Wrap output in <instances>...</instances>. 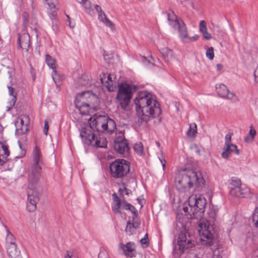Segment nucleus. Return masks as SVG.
<instances>
[{"mask_svg":"<svg viewBox=\"0 0 258 258\" xmlns=\"http://www.w3.org/2000/svg\"><path fill=\"white\" fill-rule=\"evenodd\" d=\"M177 245L181 254L185 249L192 247L194 243L189 235L187 236L186 233L181 232L178 235Z\"/></svg>","mask_w":258,"mask_h":258,"instance_id":"obj_12","label":"nucleus"},{"mask_svg":"<svg viewBox=\"0 0 258 258\" xmlns=\"http://www.w3.org/2000/svg\"><path fill=\"white\" fill-rule=\"evenodd\" d=\"M254 76L255 82L258 84V67L255 69L254 72Z\"/></svg>","mask_w":258,"mask_h":258,"instance_id":"obj_55","label":"nucleus"},{"mask_svg":"<svg viewBox=\"0 0 258 258\" xmlns=\"http://www.w3.org/2000/svg\"><path fill=\"white\" fill-rule=\"evenodd\" d=\"M252 222L254 226L258 228V207H256L253 211Z\"/></svg>","mask_w":258,"mask_h":258,"instance_id":"obj_31","label":"nucleus"},{"mask_svg":"<svg viewBox=\"0 0 258 258\" xmlns=\"http://www.w3.org/2000/svg\"><path fill=\"white\" fill-rule=\"evenodd\" d=\"M49 17L52 21V28L54 31H56L58 28L59 22L56 18L57 12H49Z\"/></svg>","mask_w":258,"mask_h":258,"instance_id":"obj_20","label":"nucleus"},{"mask_svg":"<svg viewBox=\"0 0 258 258\" xmlns=\"http://www.w3.org/2000/svg\"><path fill=\"white\" fill-rule=\"evenodd\" d=\"M253 140V139L251 138L250 136H247L244 138V141L245 142H251Z\"/></svg>","mask_w":258,"mask_h":258,"instance_id":"obj_62","label":"nucleus"},{"mask_svg":"<svg viewBox=\"0 0 258 258\" xmlns=\"http://www.w3.org/2000/svg\"><path fill=\"white\" fill-rule=\"evenodd\" d=\"M7 251L11 258L21 257V251L18 249L16 244L7 246Z\"/></svg>","mask_w":258,"mask_h":258,"instance_id":"obj_18","label":"nucleus"},{"mask_svg":"<svg viewBox=\"0 0 258 258\" xmlns=\"http://www.w3.org/2000/svg\"><path fill=\"white\" fill-rule=\"evenodd\" d=\"M231 153H234L236 155H239L240 151L239 149H238L236 145H235L233 144H231Z\"/></svg>","mask_w":258,"mask_h":258,"instance_id":"obj_41","label":"nucleus"},{"mask_svg":"<svg viewBox=\"0 0 258 258\" xmlns=\"http://www.w3.org/2000/svg\"><path fill=\"white\" fill-rule=\"evenodd\" d=\"M140 242L143 247H147L149 245V241L146 238H143L141 239Z\"/></svg>","mask_w":258,"mask_h":258,"instance_id":"obj_43","label":"nucleus"},{"mask_svg":"<svg viewBox=\"0 0 258 258\" xmlns=\"http://www.w3.org/2000/svg\"><path fill=\"white\" fill-rule=\"evenodd\" d=\"M17 97L14 96V97L8 102L9 105L7 107V111H9L15 105L16 102Z\"/></svg>","mask_w":258,"mask_h":258,"instance_id":"obj_37","label":"nucleus"},{"mask_svg":"<svg viewBox=\"0 0 258 258\" xmlns=\"http://www.w3.org/2000/svg\"><path fill=\"white\" fill-rule=\"evenodd\" d=\"M249 135L252 139H254L256 135V131L254 129L252 128V126L251 127V129L249 131Z\"/></svg>","mask_w":258,"mask_h":258,"instance_id":"obj_52","label":"nucleus"},{"mask_svg":"<svg viewBox=\"0 0 258 258\" xmlns=\"http://www.w3.org/2000/svg\"><path fill=\"white\" fill-rule=\"evenodd\" d=\"M48 128H49V127H48V122L47 121L45 120V122H44V130H43V132L45 135H47Z\"/></svg>","mask_w":258,"mask_h":258,"instance_id":"obj_54","label":"nucleus"},{"mask_svg":"<svg viewBox=\"0 0 258 258\" xmlns=\"http://www.w3.org/2000/svg\"><path fill=\"white\" fill-rule=\"evenodd\" d=\"M8 160V159H6L4 157L0 156V166L3 165Z\"/></svg>","mask_w":258,"mask_h":258,"instance_id":"obj_58","label":"nucleus"},{"mask_svg":"<svg viewBox=\"0 0 258 258\" xmlns=\"http://www.w3.org/2000/svg\"><path fill=\"white\" fill-rule=\"evenodd\" d=\"M18 48H21L25 49L26 52L28 51V48L30 45V37L28 33H23L18 34Z\"/></svg>","mask_w":258,"mask_h":258,"instance_id":"obj_15","label":"nucleus"},{"mask_svg":"<svg viewBox=\"0 0 258 258\" xmlns=\"http://www.w3.org/2000/svg\"><path fill=\"white\" fill-rule=\"evenodd\" d=\"M188 205L192 213L191 219H201L205 211L207 205L206 200L202 195L198 197H190L189 199Z\"/></svg>","mask_w":258,"mask_h":258,"instance_id":"obj_5","label":"nucleus"},{"mask_svg":"<svg viewBox=\"0 0 258 258\" xmlns=\"http://www.w3.org/2000/svg\"><path fill=\"white\" fill-rule=\"evenodd\" d=\"M136 229H137V228H134V226L130 221L127 222L125 231L127 235H131L133 234Z\"/></svg>","mask_w":258,"mask_h":258,"instance_id":"obj_30","label":"nucleus"},{"mask_svg":"<svg viewBox=\"0 0 258 258\" xmlns=\"http://www.w3.org/2000/svg\"><path fill=\"white\" fill-rule=\"evenodd\" d=\"M231 144H225L224 150L221 154L222 157L224 159H228L231 153Z\"/></svg>","mask_w":258,"mask_h":258,"instance_id":"obj_29","label":"nucleus"},{"mask_svg":"<svg viewBox=\"0 0 258 258\" xmlns=\"http://www.w3.org/2000/svg\"><path fill=\"white\" fill-rule=\"evenodd\" d=\"M123 190H124L125 191V194L127 196H129L130 194H132V191L129 189H127V188L126 187H124V189H122L121 188H120L119 189V192H122Z\"/></svg>","mask_w":258,"mask_h":258,"instance_id":"obj_56","label":"nucleus"},{"mask_svg":"<svg viewBox=\"0 0 258 258\" xmlns=\"http://www.w3.org/2000/svg\"><path fill=\"white\" fill-rule=\"evenodd\" d=\"M112 198H113V200L114 202H116V203L118 202V200H121L117 196V195L115 194V193H114L113 195H112Z\"/></svg>","mask_w":258,"mask_h":258,"instance_id":"obj_59","label":"nucleus"},{"mask_svg":"<svg viewBox=\"0 0 258 258\" xmlns=\"http://www.w3.org/2000/svg\"><path fill=\"white\" fill-rule=\"evenodd\" d=\"M80 137L83 142L88 145H92L97 148H106L107 147V141L104 137H98L91 130L86 128H83L80 132Z\"/></svg>","mask_w":258,"mask_h":258,"instance_id":"obj_6","label":"nucleus"},{"mask_svg":"<svg viewBox=\"0 0 258 258\" xmlns=\"http://www.w3.org/2000/svg\"><path fill=\"white\" fill-rule=\"evenodd\" d=\"M199 35L197 34L195 35L192 37H189L188 39L190 42H192L197 40L199 39Z\"/></svg>","mask_w":258,"mask_h":258,"instance_id":"obj_57","label":"nucleus"},{"mask_svg":"<svg viewBox=\"0 0 258 258\" xmlns=\"http://www.w3.org/2000/svg\"><path fill=\"white\" fill-rule=\"evenodd\" d=\"M98 19L110 28L112 29L113 28L114 25L113 23L107 18L104 12L98 15Z\"/></svg>","mask_w":258,"mask_h":258,"instance_id":"obj_22","label":"nucleus"},{"mask_svg":"<svg viewBox=\"0 0 258 258\" xmlns=\"http://www.w3.org/2000/svg\"><path fill=\"white\" fill-rule=\"evenodd\" d=\"M121 201L118 200V202L116 203L113 206H112V210L115 213H120V209L121 208Z\"/></svg>","mask_w":258,"mask_h":258,"instance_id":"obj_34","label":"nucleus"},{"mask_svg":"<svg viewBox=\"0 0 258 258\" xmlns=\"http://www.w3.org/2000/svg\"><path fill=\"white\" fill-rule=\"evenodd\" d=\"M216 89L218 96L221 98L231 100L235 96L234 93L229 91L227 86L224 84L216 85Z\"/></svg>","mask_w":258,"mask_h":258,"instance_id":"obj_14","label":"nucleus"},{"mask_svg":"<svg viewBox=\"0 0 258 258\" xmlns=\"http://www.w3.org/2000/svg\"><path fill=\"white\" fill-rule=\"evenodd\" d=\"M132 97V87L127 83H121L118 86L116 99L119 102L121 108L127 110Z\"/></svg>","mask_w":258,"mask_h":258,"instance_id":"obj_7","label":"nucleus"},{"mask_svg":"<svg viewBox=\"0 0 258 258\" xmlns=\"http://www.w3.org/2000/svg\"><path fill=\"white\" fill-rule=\"evenodd\" d=\"M176 189L180 192H186L195 185L199 190L205 185V180L201 173L192 170H184L179 172L175 178Z\"/></svg>","mask_w":258,"mask_h":258,"instance_id":"obj_3","label":"nucleus"},{"mask_svg":"<svg viewBox=\"0 0 258 258\" xmlns=\"http://www.w3.org/2000/svg\"><path fill=\"white\" fill-rule=\"evenodd\" d=\"M45 5L47 6V9L49 10L50 12L55 11L56 12L57 8L56 5L57 4V0H43Z\"/></svg>","mask_w":258,"mask_h":258,"instance_id":"obj_21","label":"nucleus"},{"mask_svg":"<svg viewBox=\"0 0 258 258\" xmlns=\"http://www.w3.org/2000/svg\"><path fill=\"white\" fill-rule=\"evenodd\" d=\"M225 144H231V134H227L225 136Z\"/></svg>","mask_w":258,"mask_h":258,"instance_id":"obj_51","label":"nucleus"},{"mask_svg":"<svg viewBox=\"0 0 258 258\" xmlns=\"http://www.w3.org/2000/svg\"><path fill=\"white\" fill-rule=\"evenodd\" d=\"M99 101L96 95L91 91H87L78 94L75 103L81 114L87 115L90 108H94L98 104Z\"/></svg>","mask_w":258,"mask_h":258,"instance_id":"obj_4","label":"nucleus"},{"mask_svg":"<svg viewBox=\"0 0 258 258\" xmlns=\"http://www.w3.org/2000/svg\"><path fill=\"white\" fill-rule=\"evenodd\" d=\"M130 207H131V204L128 203L126 201H121V208L126 210H128L130 209Z\"/></svg>","mask_w":258,"mask_h":258,"instance_id":"obj_42","label":"nucleus"},{"mask_svg":"<svg viewBox=\"0 0 258 258\" xmlns=\"http://www.w3.org/2000/svg\"><path fill=\"white\" fill-rule=\"evenodd\" d=\"M135 151L139 155H142L143 153V147L141 142L135 144L134 146Z\"/></svg>","mask_w":258,"mask_h":258,"instance_id":"obj_32","label":"nucleus"},{"mask_svg":"<svg viewBox=\"0 0 258 258\" xmlns=\"http://www.w3.org/2000/svg\"><path fill=\"white\" fill-rule=\"evenodd\" d=\"M94 7L96 11L98 13V15L103 13V12H104L100 6L96 5Z\"/></svg>","mask_w":258,"mask_h":258,"instance_id":"obj_53","label":"nucleus"},{"mask_svg":"<svg viewBox=\"0 0 258 258\" xmlns=\"http://www.w3.org/2000/svg\"><path fill=\"white\" fill-rule=\"evenodd\" d=\"M216 67L218 71L222 70L223 68V66L220 63L217 64Z\"/></svg>","mask_w":258,"mask_h":258,"instance_id":"obj_64","label":"nucleus"},{"mask_svg":"<svg viewBox=\"0 0 258 258\" xmlns=\"http://www.w3.org/2000/svg\"><path fill=\"white\" fill-rule=\"evenodd\" d=\"M202 33L205 39L210 40L212 38L211 35L208 32L207 30Z\"/></svg>","mask_w":258,"mask_h":258,"instance_id":"obj_47","label":"nucleus"},{"mask_svg":"<svg viewBox=\"0 0 258 258\" xmlns=\"http://www.w3.org/2000/svg\"><path fill=\"white\" fill-rule=\"evenodd\" d=\"M128 210H130L131 211V212L134 214V216H138V211L135 208V207L132 205L131 204V207H130V209Z\"/></svg>","mask_w":258,"mask_h":258,"instance_id":"obj_49","label":"nucleus"},{"mask_svg":"<svg viewBox=\"0 0 258 258\" xmlns=\"http://www.w3.org/2000/svg\"><path fill=\"white\" fill-rule=\"evenodd\" d=\"M218 210L216 209L212 210L211 212L209 213L210 217L213 220H215V218L217 216V213Z\"/></svg>","mask_w":258,"mask_h":258,"instance_id":"obj_45","label":"nucleus"},{"mask_svg":"<svg viewBox=\"0 0 258 258\" xmlns=\"http://www.w3.org/2000/svg\"><path fill=\"white\" fill-rule=\"evenodd\" d=\"M167 16L168 20L171 22V25H172L173 26L175 27L176 26L175 22L179 21V20L177 19L176 16L175 15L174 13L172 11L169 13H165Z\"/></svg>","mask_w":258,"mask_h":258,"instance_id":"obj_27","label":"nucleus"},{"mask_svg":"<svg viewBox=\"0 0 258 258\" xmlns=\"http://www.w3.org/2000/svg\"><path fill=\"white\" fill-rule=\"evenodd\" d=\"M45 60L47 64L49 66V67L53 70V72L54 73H56V71L55 70L56 64L55 63V60L53 58H52V57L50 55L48 54L46 55Z\"/></svg>","mask_w":258,"mask_h":258,"instance_id":"obj_25","label":"nucleus"},{"mask_svg":"<svg viewBox=\"0 0 258 258\" xmlns=\"http://www.w3.org/2000/svg\"><path fill=\"white\" fill-rule=\"evenodd\" d=\"M18 143H19V146L20 149L22 150L21 155V156H17L15 157V158H20L23 157L25 155L26 151L22 149V145L21 144V143L19 141H18Z\"/></svg>","mask_w":258,"mask_h":258,"instance_id":"obj_48","label":"nucleus"},{"mask_svg":"<svg viewBox=\"0 0 258 258\" xmlns=\"http://www.w3.org/2000/svg\"><path fill=\"white\" fill-rule=\"evenodd\" d=\"M10 155V152L8 149V146L2 143H0V156L4 157L8 159Z\"/></svg>","mask_w":258,"mask_h":258,"instance_id":"obj_24","label":"nucleus"},{"mask_svg":"<svg viewBox=\"0 0 258 258\" xmlns=\"http://www.w3.org/2000/svg\"><path fill=\"white\" fill-rule=\"evenodd\" d=\"M88 123L90 127L93 131H97V132H99V126H101L104 131H107L108 124L112 125L113 127L115 125V122L112 119L102 116H99L97 118L91 117L88 121Z\"/></svg>","mask_w":258,"mask_h":258,"instance_id":"obj_10","label":"nucleus"},{"mask_svg":"<svg viewBox=\"0 0 258 258\" xmlns=\"http://www.w3.org/2000/svg\"><path fill=\"white\" fill-rule=\"evenodd\" d=\"M206 56L210 59L213 60L214 57V48L212 47L208 48L206 51Z\"/></svg>","mask_w":258,"mask_h":258,"instance_id":"obj_36","label":"nucleus"},{"mask_svg":"<svg viewBox=\"0 0 258 258\" xmlns=\"http://www.w3.org/2000/svg\"><path fill=\"white\" fill-rule=\"evenodd\" d=\"M160 52L164 58L172 57L173 51L168 47H164L160 49Z\"/></svg>","mask_w":258,"mask_h":258,"instance_id":"obj_28","label":"nucleus"},{"mask_svg":"<svg viewBox=\"0 0 258 258\" xmlns=\"http://www.w3.org/2000/svg\"><path fill=\"white\" fill-rule=\"evenodd\" d=\"M189 209H190V207L188 208V207H185L183 208V211L185 213H188L191 216V215H192V213L191 212V211H190V212H189Z\"/></svg>","mask_w":258,"mask_h":258,"instance_id":"obj_63","label":"nucleus"},{"mask_svg":"<svg viewBox=\"0 0 258 258\" xmlns=\"http://www.w3.org/2000/svg\"><path fill=\"white\" fill-rule=\"evenodd\" d=\"M33 159L31 172L28 175V202L27 209L29 212H34L36 209V203L39 201L40 187L38 185L41 175L42 157L40 149L35 146L32 153Z\"/></svg>","mask_w":258,"mask_h":258,"instance_id":"obj_2","label":"nucleus"},{"mask_svg":"<svg viewBox=\"0 0 258 258\" xmlns=\"http://www.w3.org/2000/svg\"><path fill=\"white\" fill-rule=\"evenodd\" d=\"M229 188L230 194L236 197H245L248 196L250 192L249 189L244 185L242 186L240 179L235 177L231 178Z\"/></svg>","mask_w":258,"mask_h":258,"instance_id":"obj_9","label":"nucleus"},{"mask_svg":"<svg viewBox=\"0 0 258 258\" xmlns=\"http://www.w3.org/2000/svg\"><path fill=\"white\" fill-rule=\"evenodd\" d=\"M199 226L200 227V229L199 230L200 235L204 238L207 239L206 241L201 238L203 243L209 246L213 245V236L210 230V225L208 224L201 223L199 224Z\"/></svg>","mask_w":258,"mask_h":258,"instance_id":"obj_13","label":"nucleus"},{"mask_svg":"<svg viewBox=\"0 0 258 258\" xmlns=\"http://www.w3.org/2000/svg\"><path fill=\"white\" fill-rule=\"evenodd\" d=\"M138 122L147 123L154 119V123L161 122V110L156 97L147 91L140 92L134 100Z\"/></svg>","mask_w":258,"mask_h":258,"instance_id":"obj_1","label":"nucleus"},{"mask_svg":"<svg viewBox=\"0 0 258 258\" xmlns=\"http://www.w3.org/2000/svg\"><path fill=\"white\" fill-rule=\"evenodd\" d=\"M176 26H177L179 32L180 37L183 40L188 37L187 28L184 22L181 19L179 21L175 22Z\"/></svg>","mask_w":258,"mask_h":258,"instance_id":"obj_17","label":"nucleus"},{"mask_svg":"<svg viewBox=\"0 0 258 258\" xmlns=\"http://www.w3.org/2000/svg\"><path fill=\"white\" fill-rule=\"evenodd\" d=\"M14 70L13 69H10L8 71L7 73L8 74V76L9 78H11L12 77L13 74L14 73Z\"/></svg>","mask_w":258,"mask_h":258,"instance_id":"obj_60","label":"nucleus"},{"mask_svg":"<svg viewBox=\"0 0 258 258\" xmlns=\"http://www.w3.org/2000/svg\"><path fill=\"white\" fill-rule=\"evenodd\" d=\"M91 76L89 74H83L79 79V83L82 86H86L90 84Z\"/></svg>","mask_w":258,"mask_h":258,"instance_id":"obj_23","label":"nucleus"},{"mask_svg":"<svg viewBox=\"0 0 258 258\" xmlns=\"http://www.w3.org/2000/svg\"><path fill=\"white\" fill-rule=\"evenodd\" d=\"M28 14L27 13H24L23 14V24L25 25H26L28 23Z\"/></svg>","mask_w":258,"mask_h":258,"instance_id":"obj_50","label":"nucleus"},{"mask_svg":"<svg viewBox=\"0 0 258 258\" xmlns=\"http://www.w3.org/2000/svg\"><path fill=\"white\" fill-rule=\"evenodd\" d=\"M135 243L131 242H127L125 244L121 243L119 245V248L122 250L123 253L130 257L135 256Z\"/></svg>","mask_w":258,"mask_h":258,"instance_id":"obj_16","label":"nucleus"},{"mask_svg":"<svg viewBox=\"0 0 258 258\" xmlns=\"http://www.w3.org/2000/svg\"><path fill=\"white\" fill-rule=\"evenodd\" d=\"M9 94L12 96V98L14 96L17 97V93L15 91V89L12 87L8 86Z\"/></svg>","mask_w":258,"mask_h":258,"instance_id":"obj_44","label":"nucleus"},{"mask_svg":"<svg viewBox=\"0 0 258 258\" xmlns=\"http://www.w3.org/2000/svg\"><path fill=\"white\" fill-rule=\"evenodd\" d=\"M15 241L16 239L15 236L13 235H9L8 236L6 237L7 246L16 244Z\"/></svg>","mask_w":258,"mask_h":258,"instance_id":"obj_35","label":"nucleus"},{"mask_svg":"<svg viewBox=\"0 0 258 258\" xmlns=\"http://www.w3.org/2000/svg\"><path fill=\"white\" fill-rule=\"evenodd\" d=\"M29 119V116L27 115H23L17 118V120L16 122V125L17 127H19V126L18 125L19 123L20 122V126L21 127V129L22 130V127L24 125V122H26V126L27 125V122Z\"/></svg>","mask_w":258,"mask_h":258,"instance_id":"obj_26","label":"nucleus"},{"mask_svg":"<svg viewBox=\"0 0 258 258\" xmlns=\"http://www.w3.org/2000/svg\"><path fill=\"white\" fill-rule=\"evenodd\" d=\"M199 27H200V31L201 32H203L204 31H205L207 30V26H206V23L205 21L202 20L200 21L199 24Z\"/></svg>","mask_w":258,"mask_h":258,"instance_id":"obj_40","label":"nucleus"},{"mask_svg":"<svg viewBox=\"0 0 258 258\" xmlns=\"http://www.w3.org/2000/svg\"><path fill=\"white\" fill-rule=\"evenodd\" d=\"M137 200L138 201L139 204L141 205V207H143V205L145 203L144 199H141L140 198H138Z\"/></svg>","mask_w":258,"mask_h":258,"instance_id":"obj_61","label":"nucleus"},{"mask_svg":"<svg viewBox=\"0 0 258 258\" xmlns=\"http://www.w3.org/2000/svg\"><path fill=\"white\" fill-rule=\"evenodd\" d=\"M107 80L106 81V83L108 84V85H112V79H114V76L111 74L107 75Z\"/></svg>","mask_w":258,"mask_h":258,"instance_id":"obj_46","label":"nucleus"},{"mask_svg":"<svg viewBox=\"0 0 258 258\" xmlns=\"http://www.w3.org/2000/svg\"><path fill=\"white\" fill-rule=\"evenodd\" d=\"M111 175L116 178H122L130 172V163L124 159H117L110 165Z\"/></svg>","mask_w":258,"mask_h":258,"instance_id":"obj_8","label":"nucleus"},{"mask_svg":"<svg viewBox=\"0 0 258 258\" xmlns=\"http://www.w3.org/2000/svg\"><path fill=\"white\" fill-rule=\"evenodd\" d=\"M77 2L81 4L82 7L85 9V12L89 15L93 16L94 15V11L92 7L91 2L88 0H76Z\"/></svg>","mask_w":258,"mask_h":258,"instance_id":"obj_19","label":"nucleus"},{"mask_svg":"<svg viewBox=\"0 0 258 258\" xmlns=\"http://www.w3.org/2000/svg\"><path fill=\"white\" fill-rule=\"evenodd\" d=\"M98 258H109V257L107 252L103 248H101L98 254Z\"/></svg>","mask_w":258,"mask_h":258,"instance_id":"obj_38","label":"nucleus"},{"mask_svg":"<svg viewBox=\"0 0 258 258\" xmlns=\"http://www.w3.org/2000/svg\"><path fill=\"white\" fill-rule=\"evenodd\" d=\"M132 224L134 226V228L137 229L139 228L140 225L141 224V222L139 219L138 218V216H134L133 219V222L132 223Z\"/></svg>","mask_w":258,"mask_h":258,"instance_id":"obj_39","label":"nucleus"},{"mask_svg":"<svg viewBox=\"0 0 258 258\" xmlns=\"http://www.w3.org/2000/svg\"><path fill=\"white\" fill-rule=\"evenodd\" d=\"M113 147L115 151L121 154L124 157H126L130 155V148L128 146V142L124 137H116L114 140Z\"/></svg>","mask_w":258,"mask_h":258,"instance_id":"obj_11","label":"nucleus"},{"mask_svg":"<svg viewBox=\"0 0 258 258\" xmlns=\"http://www.w3.org/2000/svg\"><path fill=\"white\" fill-rule=\"evenodd\" d=\"M197 125L196 123H194L193 125V127L191 125H190L189 128L187 132V135L189 137H194L197 134Z\"/></svg>","mask_w":258,"mask_h":258,"instance_id":"obj_33","label":"nucleus"}]
</instances>
